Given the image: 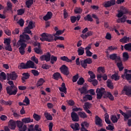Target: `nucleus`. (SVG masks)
<instances>
[{
	"label": "nucleus",
	"mask_w": 131,
	"mask_h": 131,
	"mask_svg": "<svg viewBox=\"0 0 131 131\" xmlns=\"http://www.w3.org/2000/svg\"><path fill=\"white\" fill-rule=\"evenodd\" d=\"M7 11H11L12 10V7H13V5H12V3L10 2L7 3Z\"/></svg>",
	"instance_id": "69168bd1"
},
{
	"label": "nucleus",
	"mask_w": 131,
	"mask_h": 131,
	"mask_svg": "<svg viewBox=\"0 0 131 131\" xmlns=\"http://www.w3.org/2000/svg\"><path fill=\"white\" fill-rule=\"evenodd\" d=\"M111 120H112L113 123H116L118 121V118L116 115H112L111 117Z\"/></svg>",
	"instance_id": "c9c22d12"
},
{
	"label": "nucleus",
	"mask_w": 131,
	"mask_h": 131,
	"mask_svg": "<svg viewBox=\"0 0 131 131\" xmlns=\"http://www.w3.org/2000/svg\"><path fill=\"white\" fill-rule=\"evenodd\" d=\"M104 120L107 124H110V123H111V121L109 120V114H108V113L105 114Z\"/></svg>",
	"instance_id": "f704fd0d"
},
{
	"label": "nucleus",
	"mask_w": 131,
	"mask_h": 131,
	"mask_svg": "<svg viewBox=\"0 0 131 131\" xmlns=\"http://www.w3.org/2000/svg\"><path fill=\"white\" fill-rule=\"evenodd\" d=\"M5 50L6 51H9V52H12V46H11V44L7 45L5 46Z\"/></svg>",
	"instance_id": "052dcab7"
},
{
	"label": "nucleus",
	"mask_w": 131,
	"mask_h": 131,
	"mask_svg": "<svg viewBox=\"0 0 131 131\" xmlns=\"http://www.w3.org/2000/svg\"><path fill=\"white\" fill-rule=\"evenodd\" d=\"M124 49L126 51H128V52H131V43L125 44L124 46Z\"/></svg>",
	"instance_id": "e433bc0d"
},
{
	"label": "nucleus",
	"mask_w": 131,
	"mask_h": 131,
	"mask_svg": "<svg viewBox=\"0 0 131 131\" xmlns=\"http://www.w3.org/2000/svg\"><path fill=\"white\" fill-rule=\"evenodd\" d=\"M27 64V69H29V68H32V69H36V66L34 62L31 60H28L26 62Z\"/></svg>",
	"instance_id": "ddd939ff"
},
{
	"label": "nucleus",
	"mask_w": 131,
	"mask_h": 131,
	"mask_svg": "<svg viewBox=\"0 0 131 131\" xmlns=\"http://www.w3.org/2000/svg\"><path fill=\"white\" fill-rule=\"evenodd\" d=\"M16 121H14V120H10L8 122V126L11 129H15L16 128Z\"/></svg>",
	"instance_id": "dca6fc26"
},
{
	"label": "nucleus",
	"mask_w": 131,
	"mask_h": 131,
	"mask_svg": "<svg viewBox=\"0 0 131 131\" xmlns=\"http://www.w3.org/2000/svg\"><path fill=\"white\" fill-rule=\"evenodd\" d=\"M17 24L20 25V27H23V26H24V20L20 18L19 21H17Z\"/></svg>",
	"instance_id": "680f3d73"
},
{
	"label": "nucleus",
	"mask_w": 131,
	"mask_h": 131,
	"mask_svg": "<svg viewBox=\"0 0 131 131\" xmlns=\"http://www.w3.org/2000/svg\"><path fill=\"white\" fill-rule=\"evenodd\" d=\"M115 3H116L115 0H110L104 3L103 6L104 8H109L112 6H114Z\"/></svg>",
	"instance_id": "9b49d317"
},
{
	"label": "nucleus",
	"mask_w": 131,
	"mask_h": 131,
	"mask_svg": "<svg viewBox=\"0 0 131 131\" xmlns=\"http://www.w3.org/2000/svg\"><path fill=\"white\" fill-rule=\"evenodd\" d=\"M92 63H93V60H92V58H88L84 60H80V65L84 69H86L88 64H92Z\"/></svg>",
	"instance_id": "20e7f679"
},
{
	"label": "nucleus",
	"mask_w": 131,
	"mask_h": 131,
	"mask_svg": "<svg viewBox=\"0 0 131 131\" xmlns=\"http://www.w3.org/2000/svg\"><path fill=\"white\" fill-rule=\"evenodd\" d=\"M23 76L21 78L22 83L26 82V80L29 79L30 75L29 73H24L22 74Z\"/></svg>",
	"instance_id": "4468645a"
},
{
	"label": "nucleus",
	"mask_w": 131,
	"mask_h": 131,
	"mask_svg": "<svg viewBox=\"0 0 131 131\" xmlns=\"http://www.w3.org/2000/svg\"><path fill=\"white\" fill-rule=\"evenodd\" d=\"M78 115L80 118H82L83 119H84L88 117V115L84 112H78Z\"/></svg>",
	"instance_id": "bb28decb"
},
{
	"label": "nucleus",
	"mask_w": 131,
	"mask_h": 131,
	"mask_svg": "<svg viewBox=\"0 0 131 131\" xmlns=\"http://www.w3.org/2000/svg\"><path fill=\"white\" fill-rule=\"evenodd\" d=\"M16 124L17 125V127H18V130L19 131H25L27 128L26 125H24L23 122L20 121H16Z\"/></svg>",
	"instance_id": "0eeeda50"
},
{
	"label": "nucleus",
	"mask_w": 131,
	"mask_h": 131,
	"mask_svg": "<svg viewBox=\"0 0 131 131\" xmlns=\"http://www.w3.org/2000/svg\"><path fill=\"white\" fill-rule=\"evenodd\" d=\"M17 45L18 46H20V47L18 48L20 55H24L25 54V49L27 46V45H26L25 43H19V42H17Z\"/></svg>",
	"instance_id": "423d86ee"
},
{
	"label": "nucleus",
	"mask_w": 131,
	"mask_h": 131,
	"mask_svg": "<svg viewBox=\"0 0 131 131\" xmlns=\"http://www.w3.org/2000/svg\"><path fill=\"white\" fill-rule=\"evenodd\" d=\"M70 127L74 131L79 130V124H78V123L72 124H71Z\"/></svg>",
	"instance_id": "5701e85b"
},
{
	"label": "nucleus",
	"mask_w": 131,
	"mask_h": 131,
	"mask_svg": "<svg viewBox=\"0 0 131 131\" xmlns=\"http://www.w3.org/2000/svg\"><path fill=\"white\" fill-rule=\"evenodd\" d=\"M0 78H2L3 80H6L7 79V75L4 72H2L0 73Z\"/></svg>",
	"instance_id": "09e8293b"
},
{
	"label": "nucleus",
	"mask_w": 131,
	"mask_h": 131,
	"mask_svg": "<svg viewBox=\"0 0 131 131\" xmlns=\"http://www.w3.org/2000/svg\"><path fill=\"white\" fill-rule=\"evenodd\" d=\"M34 51L35 53H36V54H37L38 55H42L43 54V52H42V50H41L40 46L34 48Z\"/></svg>",
	"instance_id": "b1692460"
},
{
	"label": "nucleus",
	"mask_w": 131,
	"mask_h": 131,
	"mask_svg": "<svg viewBox=\"0 0 131 131\" xmlns=\"http://www.w3.org/2000/svg\"><path fill=\"white\" fill-rule=\"evenodd\" d=\"M9 77L10 78L11 80H16L17 78H18V75L15 72H12L10 75H9Z\"/></svg>",
	"instance_id": "4be33fe9"
},
{
	"label": "nucleus",
	"mask_w": 131,
	"mask_h": 131,
	"mask_svg": "<svg viewBox=\"0 0 131 131\" xmlns=\"http://www.w3.org/2000/svg\"><path fill=\"white\" fill-rule=\"evenodd\" d=\"M33 4V0H27L26 2L27 7L29 9Z\"/></svg>",
	"instance_id": "4c0bfd02"
},
{
	"label": "nucleus",
	"mask_w": 131,
	"mask_h": 131,
	"mask_svg": "<svg viewBox=\"0 0 131 131\" xmlns=\"http://www.w3.org/2000/svg\"><path fill=\"white\" fill-rule=\"evenodd\" d=\"M84 86L78 89L81 95H83V94L86 95V94L89 93V92H88V89H86V83L84 84Z\"/></svg>",
	"instance_id": "f3484780"
},
{
	"label": "nucleus",
	"mask_w": 131,
	"mask_h": 131,
	"mask_svg": "<svg viewBox=\"0 0 131 131\" xmlns=\"http://www.w3.org/2000/svg\"><path fill=\"white\" fill-rule=\"evenodd\" d=\"M53 16V13L51 11H48L47 14L43 17V20L45 21H48L50 19H52V16Z\"/></svg>",
	"instance_id": "6ab92c4d"
},
{
	"label": "nucleus",
	"mask_w": 131,
	"mask_h": 131,
	"mask_svg": "<svg viewBox=\"0 0 131 131\" xmlns=\"http://www.w3.org/2000/svg\"><path fill=\"white\" fill-rule=\"evenodd\" d=\"M129 40H130V37L124 36L123 38L120 39L119 41L120 42H122V43H126L129 42Z\"/></svg>",
	"instance_id": "412c9836"
},
{
	"label": "nucleus",
	"mask_w": 131,
	"mask_h": 131,
	"mask_svg": "<svg viewBox=\"0 0 131 131\" xmlns=\"http://www.w3.org/2000/svg\"><path fill=\"white\" fill-rule=\"evenodd\" d=\"M84 21H89L90 22H93L94 19H93V14H88L84 17Z\"/></svg>",
	"instance_id": "393cba45"
},
{
	"label": "nucleus",
	"mask_w": 131,
	"mask_h": 131,
	"mask_svg": "<svg viewBox=\"0 0 131 131\" xmlns=\"http://www.w3.org/2000/svg\"><path fill=\"white\" fill-rule=\"evenodd\" d=\"M112 79H114L116 81H117V80H119V76H118V75L115 74L112 75Z\"/></svg>",
	"instance_id": "5fc2aeb1"
},
{
	"label": "nucleus",
	"mask_w": 131,
	"mask_h": 131,
	"mask_svg": "<svg viewBox=\"0 0 131 131\" xmlns=\"http://www.w3.org/2000/svg\"><path fill=\"white\" fill-rule=\"evenodd\" d=\"M0 103L2 104V105H9V106L12 105V101H6L4 100H1L0 101Z\"/></svg>",
	"instance_id": "58836bf2"
},
{
	"label": "nucleus",
	"mask_w": 131,
	"mask_h": 131,
	"mask_svg": "<svg viewBox=\"0 0 131 131\" xmlns=\"http://www.w3.org/2000/svg\"><path fill=\"white\" fill-rule=\"evenodd\" d=\"M18 68H19V69H27V63L24 62L20 63V66H18Z\"/></svg>",
	"instance_id": "79ce46f5"
},
{
	"label": "nucleus",
	"mask_w": 131,
	"mask_h": 131,
	"mask_svg": "<svg viewBox=\"0 0 131 131\" xmlns=\"http://www.w3.org/2000/svg\"><path fill=\"white\" fill-rule=\"evenodd\" d=\"M40 61H46L50 62L51 60V54L48 52L46 55H42L40 57Z\"/></svg>",
	"instance_id": "9d476101"
},
{
	"label": "nucleus",
	"mask_w": 131,
	"mask_h": 131,
	"mask_svg": "<svg viewBox=\"0 0 131 131\" xmlns=\"http://www.w3.org/2000/svg\"><path fill=\"white\" fill-rule=\"evenodd\" d=\"M106 84L107 88H108L111 90H113V89H114V87L113 86V83H112V81H111V80L108 79L106 81Z\"/></svg>",
	"instance_id": "c85d7f7f"
},
{
	"label": "nucleus",
	"mask_w": 131,
	"mask_h": 131,
	"mask_svg": "<svg viewBox=\"0 0 131 131\" xmlns=\"http://www.w3.org/2000/svg\"><path fill=\"white\" fill-rule=\"evenodd\" d=\"M79 76L78 74H77V75L74 76L73 77L72 81L73 82H76L77 81V79H78Z\"/></svg>",
	"instance_id": "0e129e2a"
},
{
	"label": "nucleus",
	"mask_w": 131,
	"mask_h": 131,
	"mask_svg": "<svg viewBox=\"0 0 131 131\" xmlns=\"http://www.w3.org/2000/svg\"><path fill=\"white\" fill-rule=\"evenodd\" d=\"M77 83L78 85H82L84 83V79L83 77L80 78Z\"/></svg>",
	"instance_id": "37998d69"
},
{
	"label": "nucleus",
	"mask_w": 131,
	"mask_h": 131,
	"mask_svg": "<svg viewBox=\"0 0 131 131\" xmlns=\"http://www.w3.org/2000/svg\"><path fill=\"white\" fill-rule=\"evenodd\" d=\"M126 115L127 116L128 118H125V119H124V121H127V120L129 119V118H130V117H131V111L130 110L128 111V114H126Z\"/></svg>",
	"instance_id": "774afa93"
},
{
	"label": "nucleus",
	"mask_w": 131,
	"mask_h": 131,
	"mask_svg": "<svg viewBox=\"0 0 131 131\" xmlns=\"http://www.w3.org/2000/svg\"><path fill=\"white\" fill-rule=\"evenodd\" d=\"M88 74L90 75V78H91V79H95V78H96V75H95L93 71H89L88 72Z\"/></svg>",
	"instance_id": "a18cd8bd"
},
{
	"label": "nucleus",
	"mask_w": 131,
	"mask_h": 131,
	"mask_svg": "<svg viewBox=\"0 0 131 131\" xmlns=\"http://www.w3.org/2000/svg\"><path fill=\"white\" fill-rule=\"evenodd\" d=\"M124 76L125 77L126 79H127V80H130L131 79V74H125V75H122V77H124Z\"/></svg>",
	"instance_id": "603ef678"
},
{
	"label": "nucleus",
	"mask_w": 131,
	"mask_h": 131,
	"mask_svg": "<svg viewBox=\"0 0 131 131\" xmlns=\"http://www.w3.org/2000/svg\"><path fill=\"white\" fill-rule=\"evenodd\" d=\"M83 100L84 101H88V100H89V101H92L93 100V96L91 95H85L83 97Z\"/></svg>",
	"instance_id": "72a5a7b5"
},
{
	"label": "nucleus",
	"mask_w": 131,
	"mask_h": 131,
	"mask_svg": "<svg viewBox=\"0 0 131 131\" xmlns=\"http://www.w3.org/2000/svg\"><path fill=\"white\" fill-rule=\"evenodd\" d=\"M78 56H82L84 54V48L82 47H80L77 50Z\"/></svg>",
	"instance_id": "cd10ccee"
},
{
	"label": "nucleus",
	"mask_w": 131,
	"mask_h": 131,
	"mask_svg": "<svg viewBox=\"0 0 131 131\" xmlns=\"http://www.w3.org/2000/svg\"><path fill=\"white\" fill-rule=\"evenodd\" d=\"M45 117L47 120H53V117L48 113H45Z\"/></svg>",
	"instance_id": "ea45409f"
},
{
	"label": "nucleus",
	"mask_w": 131,
	"mask_h": 131,
	"mask_svg": "<svg viewBox=\"0 0 131 131\" xmlns=\"http://www.w3.org/2000/svg\"><path fill=\"white\" fill-rule=\"evenodd\" d=\"M25 13V10L23 9H20L17 10V15L18 16H21V15H23Z\"/></svg>",
	"instance_id": "6e6d98bb"
},
{
	"label": "nucleus",
	"mask_w": 131,
	"mask_h": 131,
	"mask_svg": "<svg viewBox=\"0 0 131 131\" xmlns=\"http://www.w3.org/2000/svg\"><path fill=\"white\" fill-rule=\"evenodd\" d=\"M33 118L36 121H39V120H40L41 117H40V116H39L36 114H33Z\"/></svg>",
	"instance_id": "864d4df0"
},
{
	"label": "nucleus",
	"mask_w": 131,
	"mask_h": 131,
	"mask_svg": "<svg viewBox=\"0 0 131 131\" xmlns=\"http://www.w3.org/2000/svg\"><path fill=\"white\" fill-rule=\"evenodd\" d=\"M61 73L64 75L68 76L69 75V69L65 64H63L60 68Z\"/></svg>",
	"instance_id": "1a4fd4ad"
},
{
	"label": "nucleus",
	"mask_w": 131,
	"mask_h": 131,
	"mask_svg": "<svg viewBox=\"0 0 131 131\" xmlns=\"http://www.w3.org/2000/svg\"><path fill=\"white\" fill-rule=\"evenodd\" d=\"M52 78L55 80H58L60 78H61V79H63V78L61 76V74L59 72L54 73L52 76Z\"/></svg>",
	"instance_id": "aec40b11"
},
{
	"label": "nucleus",
	"mask_w": 131,
	"mask_h": 131,
	"mask_svg": "<svg viewBox=\"0 0 131 131\" xmlns=\"http://www.w3.org/2000/svg\"><path fill=\"white\" fill-rule=\"evenodd\" d=\"M22 122L23 123H29L30 122H33V119H31L30 117L25 118L22 119Z\"/></svg>",
	"instance_id": "a878e982"
},
{
	"label": "nucleus",
	"mask_w": 131,
	"mask_h": 131,
	"mask_svg": "<svg viewBox=\"0 0 131 131\" xmlns=\"http://www.w3.org/2000/svg\"><path fill=\"white\" fill-rule=\"evenodd\" d=\"M45 82V80L43 78H40L38 81H37L36 85L38 88V86H41L42 84H43V83Z\"/></svg>",
	"instance_id": "7c9ffc66"
},
{
	"label": "nucleus",
	"mask_w": 131,
	"mask_h": 131,
	"mask_svg": "<svg viewBox=\"0 0 131 131\" xmlns=\"http://www.w3.org/2000/svg\"><path fill=\"white\" fill-rule=\"evenodd\" d=\"M96 93L97 95V99L98 100H101L103 97V95H104V99H107V98H108L111 101H114V97L112 94L109 92H106L105 88L103 87L97 88L96 89Z\"/></svg>",
	"instance_id": "f257e3e1"
},
{
	"label": "nucleus",
	"mask_w": 131,
	"mask_h": 131,
	"mask_svg": "<svg viewBox=\"0 0 131 131\" xmlns=\"http://www.w3.org/2000/svg\"><path fill=\"white\" fill-rule=\"evenodd\" d=\"M120 11H121L122 13H123L124 15H125V14H128V13H129L128 9L123 6L120 7Z\"/></svg>",
	"instance_id": "c756f323"
},
{
	"label": "nucleus",
	"mask_w": 131,
	"mask_h": 131,
	"mask_svg": "<svg viewBox=\"0 0 131 131\" xmlns=\"http://www.w3.org/2000/svg\"><path fill=\"white\" fill-rule=\"evenodd\" d=\"M109 58L111 59V60H112L113 61H116V62H119V61L121 60L120 57L118 56L117 54L115 53L110 55Z\"/></svg>",
	"instance_id": "f8f14e48"
},
{
	"label": "nucleus",
	"mask_w": 131,
	"mask_h": 131,
	"mask_svg": "<svg viewBox=\"0 0 131 131\" xmlns=\"http://www.w3.org/2000/svg\"><path fill=\"white\" fill-rule=\"evenodd\" d=\"M6 90L7 94L9 96H15V95H17V93L18 92V88L16 86H8L6 87Z\"/></svg>",
	"instance_id": "7ed1b4c3"
},
{
	"label": "nucleus",
	"mask_w": 131,
	"mask_h": 131,
	"mask_svg": "<svg viewBox=\"0 0 131 131\" xmlns=\"http://www.w3.org/2000/svg\"><path fill=\"white\" fill-rule=\"evenodd\" d=\"M97 72L99 73H101V72L102 73H105V68H104L103 67H98V69H97Z\"/></svg>",
	"instance_id": "8fccbe9b"
},
{
	"label": "nucleus",
	"mask_w": 131,
	"mask_h": 131,
	"mask_svg": "<svg viewBox=\"0 0 131 131\" xmlns=\"http://www.w3.org/2000/svg\"><path fill=\"white\" fill-rule=\"evenodd\" d=\"M60 60L64 61V62H68V63H71L72 62L71 59H70L67 56H65L60 57Z\"/></svg>",
	"instance_id": "473e14b6"
},
{
	"label": "nucleus",
	"mask_w": 131,
	"mask_h": 131,
	"mask_svg": "<svg viewBox=\"0 0 131 131\" xmlns=\"http://www.w3.org/2000/svg\"><path fill=\"white\" fill-rule=\"evenodd\" d=\"M67 102L69 106H74V104H75L74 101H73L72 99L67 100Z\"/></svg>",
	"instance_id": "bf43d9fd"
},
{
	"label": "nucleus",
	"mask_w": 131,
	"mask_h": 131,
	"mask_svg": "<svg viewBox=\"0 0 131 131\" xmlns=\"http://www.w3.org/2000/svg\"><path fill=\"white\" fill-rule=\"evenodd\" d=\"M95 124H96V125H98L99 126H102V125H103L102 124V119H101L98 116H95Z\"/></svg>",
	"instance_id": "a211bd4d"
},
{
	"label": "nucleus",
	"mask_w": 131,
	"mask_h": 131,
	"mask_svg": "<svg viewBox=\"0 0 131 131\" xmlns=\"http://www.w3.org/2000/svg\"><path fill=\"white\" fill-rule=\"evenodd\" d=\"M31 73L34 75V76H38V75H39V73L37 70H32Z\"/></svg>",
	"instance_id": "13d9d810"
},
{
	"label": "nucleus",
	"mask_w": 131,
	"mask_h": 131,
	"mask_svg": "<svg viewBox=\"0 0 131 131\" xmlns=\"http://www.w3.org/2000/svg\"><path fill=\"white\" fill-rule=\"evenodd\" d=\"M31 29L28 28V27H26L24 30V33H28V34H31L32 35V33H31Z\"/></svg>",
	"instance_id": "de8ad7c7"
},
{
	"label": "nucleus",
	"mask_w": 131,
	"mask_h": 131,
	"mask_svg": "<svg viewBox=\"0 0 131 131\" xmlns=\"http://www.w3.org/2000/svg\"><path fill=\"white\" fill-rule=\"evenodd\" d=\"M92 17L96 19V24H100V18L95 14H92Z\"/></svg>",
	"instance_id": "49530a36"
},
{
	"label": "nucleus",
	"mask_w": 131,
	"mask_h": 131,
	"mask_svg": "<svg viewBox=\"0 0 131 131\" xmlns=\"http://www.w3.org/2000/svg\"><path fill=\"white\" fill-rule=\"evenodd\" d=\"M122 94H125L126 96H131V86L125 85L122 91Z\"/></svg>",
	"instance_id": "6e6552de"
},
{
	"label": "nucleus",
	"mask_w": 131,
	"mask_h": 131,
	"mask_svg": "<svg viewBox=\"0 0 131 131\" xmlns=\"http://www.w3.org/2000/svg\"><path fill=\"white\" fill-rule=\"evenodd\" d=\"M74 12L76 14H81L82 13V9L80 7H76L74 10Z\"/></svg>",
	"instance_id": "c03bdc74"
},
{
	"label": "nucleus",
	"mask_w": 131,
	"mask_h": 131,
	"mask_svg": "<svg viewBox=\"0 0 131 131\" xmlns=\"http://www.w3.org/2000/svg\"><path fill=\"white\" fill-rule=\"evenodd\" d=\"M29 39H30V37L28 34L23 33L22 35H20L19 40L17 42H18V43L20 42L25 43L26 40H29Z\"/></svg>",
	"instance_id": "39448f33"
},
{
	"label": "nucleus",
	"mask_w": 131,
	"mask_h": 131,
	"mask_svg": "<svg viewBox=\"0 0 131 131\" xmlns=\"http://www.w3.org/2000/svg\"><path fill=\"white\" fill-rule=\"evenodd\" d=\"M123 58L124 61H127L129 58V55H128V53L127 52H124L123 53Z\"/></svg>",
	"instance_id": "a19ab883"
},
{
	"label": "nucleus",
	"mask_w": 131,
	"mask_h": 131,
	"mask_svg": "<svg viewBox=\"0 0 131 131\" xmlns=\"http://www.w3.org/2000/svg\"><path fill=\"white\" fill-rule=\"evenodd\" d=\"M24 103H26L27 105H29L30 103V101L29 100V98L27 97H25V99L23 100Z\"/></svg>",
	"instance_id": "338daca9"
},
{
	"label": "nucleus",
	"mask_w": 131,
	"mask_h": 131,
	"mask_svg": "<svg viewBox=\"0 0 131 131\" xmlns=\"http://www.w3.org/2000/svg\"><path fill=\"white\" fill-rule=\"evenodd\" d=\"M71 117L73 121L75 122H77V121H79V117H78V115L75 112H72L71 113Z\"/></svg>",
	"instance_id": "2eb2a0df"
},
{
	"label": "nucleus",
	"mask_w": 131,
	"mask_h": 131,
	"mask_svg": "<svg viewBox=\"0 0 131 131\" xmlns=\"http://www.w3.org/2000/svg\"><path fill=\"white\" fill-rule=\"evenodd\" d=\"M50 63L52 64H55V62H57V60H58V57L57 56H55L54 55H52L50 57Z\"/></svg>",
	"instance_id": "2f4dec72"
},
{
	"label": "nucleus",
	"mask_w": 131,
	"mask_h": 131,
	"mask_svg": "<svg viewBox=\"0 0 131 131\" xmlns=\"http://www.w3.org/2000/svg\"><path fill=\"white\" fill-rule=\"evenodd\" d=\"M84 126H85V127H89V126H90V124H89V123H88V122L84 121L82 123V124H81V128H82V127H83L84 128H85V127H84Z\"/></svg>",
	"instance_id": "4d7b16f0"
},
{
	"label": "nucleus",
	"mask_w": 131,
	"mask_h": 131,
	"mask_svg": "<svg viewBox=\"0 0 131 131\" xmlns=\"http://www.w3.org/2000/svg\"><path fill=\"white\" fill-rule=\"evenodd\" d=\"M41 38H40L41 41H48V42H52L54 41V36L55 35L51 34L43 33L41 35Z\"/></svg>",
	"instance_id": "f03ea898"
},
{
	"label": "nucleus",
	"mask_w": 131,
	"mask_h": 131,
	"mask_svg": "<svg viewBox=\"0 0 131 131\" xmlns=\"http://www.w3.org/2000/svg\"><path fill=\"white\" fill-rule=\"evenodd\" d=\"M27 27L29 28L30 29H33V28L35 27V25L33 24V22L32 21H29V25Z\"/></svg>",
	"instance_id": "3c124183"
},
{
	"label": "nucleus",
	"mask_w": 131,
	"mask_h": 131,
	"mask_svg": "<svg viewBox=\"0 0 131 131\" xmlns=\"http://www.w3.org/2000/svg\"><path fill=\"white\" fill-rule=\"evenodd\" d=\"M31 61L33 62H35L36 64H38V59L35 57V56H33L31 58Z\"/></svg>",
	"instance_id": "e2e57ef3"
}]
</instances>
